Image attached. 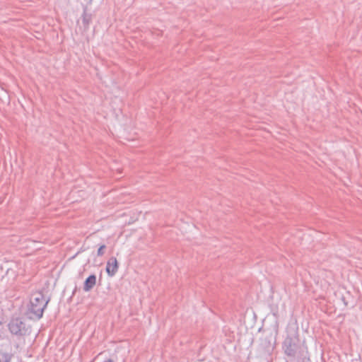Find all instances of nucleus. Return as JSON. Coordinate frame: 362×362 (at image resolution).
<instances>
[{"mask_svg":"<svg viewBox=\"0 0 362 362\" xmlns=\"http://www.w3.org/2000/svg\"><path fill=\"white\" fill-rule=\"evenodd\" d=\"M49 298H46L42 292L33 293L30 298L26 315L28 318L34 320H40L46 308Z\"/></svg>","mask_w":362,"mask_h":362,"instance_id":"nucleus-1","label":"nucleus"},{"mask_svg":"<svg viewBox=\"0 0 362 362\" xmlns=\"http://www.w3.org/2000/svg\"><path fill=\"white\" fill-rule=\"evenodd\" d=\"M285 354L292 357H303L306 347L296 334L288 335L283 344Z\"/></svg>","mask_w":362,"mask_h":362,"instance_id":"nucleus-2","label":"nucleus"},{"mask_svg":"<svg viewBox=\"0 0 362 362\" xmlns=\"http://www.w3.org/2000/svg\"><path fill=\"white\" fill-rule=\"evenodd\" d=\"M8 329L12 334L24 336L30 333V327L21 318L12 319L8 325Z\"/></svg>","mask_w":362,"mask_h":362,"instance_id":"nucleus-3","label":"nucleus"},{"mask_svg":"<svg viewBox=\"0 0 362 362\" xmlns=\"http://www.w3.org/2000/svg\"><path fill=\"white\" fill-rule=\"evenodd\" d=\"M118 262L115 257H112L107 262L106 272L110 276H113L118 270Z\"/></svg>","mask_w":362,"mask_h":362,"instance_id":"nucleus-4","label":"nucleus"},{"mask_svg":"<svg viewBox=\"0 0 362 362\" xmlns=\"http://www.w3.org/2000/svg\"><path fill=\"white\" fill-rule=\"evenodd\" d=\"M96 284V276L95 274L90 275L83 284V290L86 292L90 291Z\"/></svg>","mask_w":362,"mask_h":362,"instance_id":"nucleus-5","label":"nucleus"},{"mask_svg":"<svg viewBox=\"0 0 362 362\" xmlns=\"http://www.w3.org/2000/svg\"><path fill=\"white\" fill-rule=\"evenodd\" d=\"M12 354L0 350V362H11Z\"/></svg>","mask_w":362,"mask_h":362,"instance_id":"nucleus-6","label":"nucleus"},{"mask_svg":"<svg viewBox=\"0 0 362 362\" xmlns=\"http://www.w3.org/2000/svg\"><path fill=\"white\" fill-rule=\"evenodd\" d=\"M91 21V15L88 14L84 11L82 16V22L86 28L88 27Z\"/></svg>","mask_w":362,"mask_h":362,"instance_id":"nucleus-7","label":"nucleus"},{"mask_svg":"<svg viewBox=\"0 0 362 362\" xmlns=\"http://www.w3.org/2000/svg\"><path fill=\"white\" fill-rule=\"evenodd\" d=\"M106 247L105 245H101L98 250V256H102L104 254V249Z\"/></svg>","mask_w":362,"mask_h":362,"instance_id":"nucleus-8","label":"nucleus"},{"mask_svg":"<svg viewBox=\"0 0 362 362\" xmlns=\"http://www.w3.org/2000/svg\"><path fill=\"white\" fill-rule=\"evenodd\" d=\"M103 362H113V361L112 359H107V360L104 361Z\"/></svg>","mask_w":362,"mask_h":362,"instance_id":"nucleus-9","label":"nucleus"},{"mask_svg":"<svg viewBox=\"0 0 362 362\" xmlns=\"http://www.w3.org/2000/svg\"><path fill=\"white\" fill-rule=\"evenodd\" d=\"M2 324V318L0 317V325Z\"/></svg>","mask_w":362,"mask_h":362,"instance_id":"nucleus-10","label":"nucleus"}]
</instances>
